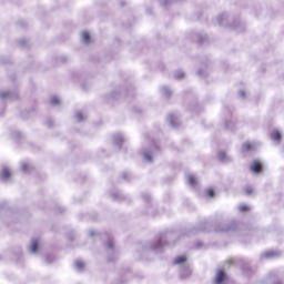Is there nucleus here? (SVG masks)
<instances>
[{
    "instance_id": "f257e3e1",
    "label": "nucleus",
    "mask_w": 284,
    "mask_h": 284,
    "mask_svg": "<svg viewBox=\"0 0 284 284\" xmlns=\"http://www.w3.org/2000/svg\"><path fill=\"white\" fill-rule=\"evenodd\" d=\"M251 172H254V174H261L263 172V164L261 161L255 160L251 164Z\"/></svg>"
},
{
    "instance_id": "f03ea898",
    "label": "nucleus",
    "mask_w": 284,
    "mask_h": 284,
    "mask_svg": "<svg viewBox=\"0 0 284 284\" xmlns=\"http://www.w3.org/2000/svg\"><path fill=\"white\" fill-rule=\"evenodd\" d=\"M224 281H225V271L223 270L217 271L215 276V284H221Z\"/></svg>"
},
{
    "instance_id": "7ed1b4c3",
    "label": "nucleus",
    "mask_w": 284,
    "mask_h": 284,
    "mask_svg": "<svg viewBox=\"0 0 284 284\" xmlns=\"http://www.w3.org/2000/svg\"><path fill=\"white\" fill-rule=\"evenodd\" d=\"M0 176H1L2 181H8V179H10V176H12V173H10V170L3 169L1 171Z\"/></svg>"
},
{
    "instance_id": "20e7f679",
    "label": "nucleus",
    "mask_w": 284,
    "mask_h": 284,
    "mask_svg": "<svg viewBox=\"0 0 284 284\" xmlns=\"http://www.w3.org/2000/svg\"><path fill=\"white\" fill-rule=\"evenodd\" d=\"M30 250H31V252H39V241H32L31 242V245H30Z\"/></svg>"
},
{
    "instance_id": "39448f33",
    "label": "nucleus",
    "mask_w": 284,
    "mask_h": 284,
    "mask_svg": "<svg viewBox=\"0 0 284 284\" xmlns=\"http://www.w3.org/2000/svg\"><path fill=\"white\" fill-rule=\"evenodd\" d=\"M271 136H272L273 141H277V142L281 141V139H282L281 132H278V131H273Z\"/></svg>"
},
{
    "instance_id": "423d86ee",
    "label": "nucleus",
    "mask_w": 284,
    "mask_h": 284,
    "mask_svg": "<svg viewBox=\"0 0 284 284\" xmlns=\"http://www.w3.org/2000/svg\"><path fill=\"white\" fill-rule=\"evenodd\" d=\"M243 193L245 194V196H250L254 193V189H252V186H245Z\"/></svg>"
},
{
    "instance_id": "0eeeda50",
    "label": "nucleus",
    "mask_w": 284,
    "mask_h": 284,
    "mask_svg": "<svg viewBox=\"0 0 284 284\" xmlns=\"http://www.w3.org/2000/svg\"><path fill=\"white\" fill-rule=\"evenodd\" d=\"M185 261H187V258H186L185 256H183V255L178 256V257L175 258L176 265H181V263H185Z\"/></svg>"
},
{
    "instance_id": "6e6552de",
    "label": "nucleus",
    "mask_w": 284,
    "mask_h": 284,
    "mask_svg": "<svg viewBox=\"0 0 284 284\" xmlns=\"http://www.w3.org/2000/svg\"><path fill=\"white\" fill-rule=\"evenodd\" d=\"M82 39L84 43H90V33L89 32H83L82 33Z\"/></svg>"
},
{
    "instance_id": "1a4fd4ad",
    "label": "nucleus",
    "mask_w": 284,
    "mask_h": 284,
    "mask_svg": "<svg viewBox=\"0 0 284 284\" xmlns=\"http://www.w3.org/2000/svg\"><path fill=\"white\" fill-rule=\"evenodd\" d=\"M205 196H207V199H213L214 196V190L213 189H207L205 191Z\"/></svg>"
},
{
    "instance_id": "9d476101",
    "label": "nucleus",
    "mask_w": 284,
    "mask_h": 284,
    "mask_svg": "<svg viewBox=\"0 0 284 284\" xmlns=\"http://www.w3.org/2000/svg\"><path fill=\"white\" fill-rule=\"evenodd\" d=\"M240 212H250V206L242 204L239 206Z\"/></svg>"
},
{
    "instance_id": "9b49d317",
    "label": "nucleus",
    "mask_w": 284,
    "mask_h": 284,
    "mask_svg": "<svg viewBox=\"0 0 284 284\" xmlns=\"http://www.w3.org/2000/svg\"><path fill=\"white\" fill-rule=\"evenodd\" d=\"M189 183H190V185H196V178H194V175H190Z\"/></svg>"
},
{
    "instance_id": "f8f14e48",
    "label": "nucleus",
    "mask_w": 284,
    "mask_h": 284,
    "mask_svg": "<svg viewBox=\"0 0 284 284\" xmlns=\"http://www.w3.org/2000/svg\"><path fill=\"white\" fill-rule=\"evenodd\" d=\"M75 265L79 270H83V267L85 266V264H83V262H77Z\"/></svg>"
},
{
    "instance_id": "ddd939ff",
    "label": "nucleus",
    "mask_w": 284,
    "mask_h": 284,
    "mask_svg": "<svg viewBox=\"0 0 284 284\" xmlns=\"http://www.w3.org/2000/svg\"><path fill=\"white\" fill-rule=\"evenodd\" d=\"M244 150H246V151L252 150V144L245 143V144H244Z\"/></svg>"
},
{
    "instance_id": "4468645a",
    "label": "nucleus",
    "mask_w": 284,
    "mask_h": 284,
    "mask_svg": "<svg viewBox=\"0 0 284 284\" xmlns=\"http://www.w3.org/2000/svg\"><path fill=\"white\" fill-rule=\"evenodd\" d=\"M30 169V165L28 163L22 164V170L26 172Z\"/></svg>"
}]
</instances>
